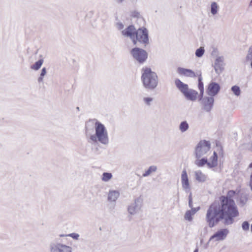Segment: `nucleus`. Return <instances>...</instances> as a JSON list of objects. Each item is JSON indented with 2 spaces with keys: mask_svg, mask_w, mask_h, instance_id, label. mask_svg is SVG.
Segmentation results:
<instances>
[{
  "mask_svg": "<svg viewBox=\"0 0 252 252\" xmlns=\"http://www.w3.org/2000/svg\"><path fill=\"white\" fill-rule=\"evenodd\" d=\"M223 205L217 202L212 203L207 210L206 220L210 227H213L221 220H224L226 225L231 224L236 217L234 212L230 209L231 205L225 204L226 201H223Z\"/></svg>",
  "mask_w": 252,
  "mask_h": 252,
  "instance_id": "1",
  "label": "nucleus"
},
{
  "mask_svg": "<svg viewBox=\"0 0 252 252\" xmlns=\"http://www.w3.org/2000/svg\"><path fill=\"white\" fill-rule=\"evenodd\" d=\"M85 135L92 145L100 144L107 146L109 143L108 132L105 126L96 119L88 121L85 126Z\"/></svg>",
  "mask_w": 252,
  "mask_h": 252,
  "instance_id": "2",
  "label": "nucleus"
},
{
  "mask_svg": "<svg viewBox=\"0 0 252 252\" xmlns=\"http://www.w3.org/2000/svg\"><path fill=\"white\" fill-rule=\"evenodd\" d=\"M141 81L145 89L153 90L158 84V76L151 68L145 67L142 69Z\"/></svg>",
  "mask_w": 252,
  "mask_h": 252,
  "instance_id": "3",
  "label": "nucleus"
},
{
  "mask_svg": "<svg viewBox=\"0 0 252 252\" xmlns=\"http://www.w3.org/2000/svg\"><path fill=\"white\" fill-rule=\"evenodd\" d=\"M144 198L140 195L134 198L133 201L127 206V212L131 216H141L143 213Z\"/></svg>",
  "mask_w": 252,
  "mask_h": 252,
  "instance_id": "4",
  "label": "nucleus"
},
{
  "mask_svg": "<svg viewBox=\"0 0 252 252\" xmlns=\"http://www.w3.org/2000/svg\"><path fill=\"white\" fill-rule=\"evenodd\" d=\"M236 194V191L234 190H229L226 195V196H222L220 197V203L221 205H223V201H226L225 203L227 204V206H228V204L231 205V207L229 208L232 211H233L234 213V216L236 217L239 216V212L237 209V207L234 201L233 200L232 198L235 196Z\"/></svg>",
  "mask_w": 252,
  "mask_h": 252,
  "instance_id": "5",
  "label": "nucleus"
},
{
  "mask_svg": "<svg viewBox=\"0 0 252 252\" xmlns=\"http://www.w3.org/2000/svg\"><path fill=\"white\" fill-rule=\"evenodd\" d=\"M135 40L136 43L138 41L144 46L149 44V32L148 30L144 27H142L136 31Z\"/></svg>",
  "mask_w": 252,
  "mask_h": 252,
  "instance_id": "6",
  "label": "nucleus"
},
{
  "mask_svg": "<svg viewBox=\"0 0 252 252\" xmlns=\"http://www.w3.org/2000/svg\"><path fill=\"white\" fill-rule=\"evenodd\" d=\"M210 149V143L206 140L200 141L198 144L196 149L195 154L197 158L206 155Z\"/></svg>",
  "mask_w": 252,
  "mask_h": 252,
  "instance_id": "7",
  "label": "nucleus"
},
{
  "mask_svg": "<svg viewBox=\"0 0 252 252\" xmlns=\"http://www.w3.org/2000/svg\"><path fill=\"white\" fill-rule=\"evenodd\" d=\"M133 58L139 63H143L148 57L147 53L144 50L139 48H134L131 51Z\"/></svg>",
  "mask_w": 252,
  "mask_h": 252,
  "instance_id": "8",
  "label": "nucleus"
},
{
  "mask_svg": "<svg viewBox=\"0 0 252 252\" xmlns=\"http://www.w3.org/2000/svg\"><path fill=\"white\" fill-rule=\"evenodd\" d=\"M50 252H72L71 247L57 242H52L50 244Z\"/></svg>",
  "mask_w": 252,
  "mask_h": 252,
  "instance_id": "9",
  "label": "nucleus"
},
{
  "mask_svg": "<svg viewBox=\"0 0 252 252\" xmlns=\"http://www.w3.org/2000/svg\"><path fill=\"white\" fill-rule=\"evenodd\" d=\"M228 233L229 230L226 228L220 229L210 238L208 242L223 241L225 239Z\"/></svg>",
  "mask_w": 252,
  "mask_h": 252,
  "instance_id": "10",
  "label": "nucleus"
},
{
  "mask_svg": "<svg viewBox=\"0 0 252 252\" xmlns=\"http://www.w3.org/2000/svg\"><path fill=\"white\" fill-rule=\"evenodd\" d=\"M181 182L183 190L187 193L190 192L191 190V186L187 171L185 169H183L182 171L181 175Z\"/></svg>",
  "mask_w": 252,
  "mask_h": 252,
  "instance_id": "11",
  "label": "nucleus"
},
{
  "mask_svg": "<svg viewBox=\"0 0 252 252\" xmlns=\"http://www.w3.org/2000/svg\"><path fill=\"white\" fill-rule=\"evenodd\" d=\"M136 30L133 26H129L128 27L122 31V35L126 37H129L133 42L136 44L135 40Z\"/></svg>",
  "mask_w": 252,
  "mask_h": 252,
  "instance_id": "12",
  "label": "nucleus"
},
{
  "mask_svg": "<svg viewBox=\"0 0 252 252\" xmlns=\"http://www.w3.org/2000/svg\"><path fill=\"white\" fill-rule=\"evenodd\" d=\"M224 58L223 57H218L214 63V69L217 74H220L224 69Z\"/></svg>",
  "mask_w": 252,
  "mask_h": 252,
  "instance_id": "13",
  "label": "nucleus"
},
{
  "mask_svg": "<svg viewBox=\"0 0 252 252\" xmlns=\"http://www.w3.org/2000/svg\"><path fill=\"white\" fill-rule=\"evenodd\" d=\"M220 86L219 84L216 82L210 83L207 89V93L211 96L216 95L220 91Z\"/></svg>",
  "mask_w": 252,
  "mask_h": 252,
  "instance_id": "14",
  "label": "nucleus"
},
{
  "mask_svg": "<svg viewBox=\"0 0 252 252\" xmlns=\"http://www.w3.org/2000/svg\"><path fill=\"white\" fill-rule=\"evenodd\" d=\"M200 99L201 100L204 110L208 112L210 111L213 105L214 98L211 96L210 97H205L204 98L201 97Z\"/></svg>",
  "mask_w": 252,
  "mask_h": 252,
  "instance_id": "15",
  "label": "nucleus"
},
{
  "mask_svg": "<svg viewBox=\"0 0 252 252\" xmlns=\"http://www.w3.org/2000/svg\"><path fill=\"white\" fill-rule=\"evenodd\" d=\"M177 72L181 76L190 78L196 77V74L195 72L190 69L179 67L177 68Z\"/></svg>",
  "mask_w": 252,
  "mask_h": 252,
  "instance_id": "16",
  "label": "nucleus"
},
{
  "mask_svg": "<svg viewBox=\"0 0 252 252\" xmlns=\"http://www.w3.org/2000/svg\"><path fill=\"white\" fill-rule=\"evenodd\" d=\"M183 94L188 100L192 101H195L198 96V93L196 91L189 88Z\"/></svg>",
  "mask_w": 252,
  "mask_h": 252,
  "instance_id": "17",
  "label": "nucleus"
},
{
  "mask_svg": "<svg viewBox=\"0 0 252 252\" xmlns=\"http://www.w3.org/2000/svg\"><path fill=\"white\" fill-rule=\"evenodd\" d=\"M218 165V155L216 152H214L208 160L207 167L209 168H213Z\"/></svg>",
  "mask_w": 252,
  "mask_h": 252,
  "instance_id": "18",
  "label": "nucleus"
},
{
  "mask_svg": "<svg viewBox=\"0 0 252 252\" xmlns=\"http://www.w3.org/2000/svg\"><path fill=\"white\" fill-rule=\"evenodd\" d=\"M196 180L198 182L203 183L208 180V177L201 170H198L194 172Z\"/></svg>",
  "mask_w": 252,
  "mask_h": 252,
  "instance_id": "19",
  "label": "nucleus"
},
{
  "mask_svg": "<svg viewBox=\"0 0 252 252\" xmlns=\"http://www.w3.org/2000/svg\"><path fill=\"white\" fill-rule=\"evenodd\" d=\"M175 84L182 94H184L189 89L188 85L182 82L179 79H175Z\"/></svg>",
  "mask_w": 252,
  "mask_h": 252,
  "instance_id": "20",
  "label": "nucleus"
},
{
  "mask_svg": "<svg viewBox=\"0 0 252 252\" xmlns=\"http://www.w3.org/2000/svg\"><path fill=\"white\" fill-rule=\"evenodd\" d=\"M120 196V192L116 190H110L108 193V200L115 202Z\"/></svg>",
  "mask_w": 252,
  "mask_h": 252,
  "instance_id": "21",
  "label": "nucleus"
},
{
  "mask_svg": "<svg viewBox=\"0 0 252 252\" xmlns=\"http://www.w3.org/2000/svg\"><path fill=\"white\" fill-rule=\"evenodd\" d=\"M211 13L212 15L215 16L218 13L220 7L218 4L215 1L212 2L210 5Z\"/></svg>",
  "mask_w": 252,
  "mask_h": 252,
  "instance_id": "22",
  "label": "nucleus"
},
{
  "mask_svg": "<svg viewBox=\"0 0 252 252\" xmlns=\"http://www.w3.org/2000/svg\"><path fill=\"white\" fill-rule=\"evenodd\" d=\"M246 61L250 64L251 67L252 68V45L248 49L246 57Z\"/></svg>",
  "mask_w": 252,
  "mask_h": 252,
  "instance_id": "23",
  "label": "nucleus"
},
{
  "mask_svg": "<svg viewBox=\"0 0 252 252\" xmlns=\"http://www.w3.org/2000/svg\"><path fill=\"white\" fill-rule=\"evenodd\" d=\"M157 170V167L155 165H152L149 167L148 170L143 174L142 177H146L150 175L152 173L156 172Z\"/></svg>",
  "mask_w": 252,
  "mask_h": 252,
  "instance_id": "24",
  "label": "nucleus"
},
{
  "mask_svg": "<svg viewBox=\"0 0 252 252\" xmlns=\"http://www.w3.org/2000/svg\"><path fill=\"white\" fill-rule=\"evenodd\" d=\"M179 128L181 132H185L189 128V124L186 121H183L180 123Z\"/></svg>",
  "mask_w": 252,
  "mask_h": 252,
  "instance_id": "25",
  "label": "nucleus"
},
{
  "mask_svg": "<svg viewBox=\"0 0 252 252\" xmlns=\"http://www.w3.org/2000/svg\"><path fill=\"white\" fill-rule=\"evenodd\" d=\"M154 98L151 96H144L142 98V101L144 105L147 106H151L153 101H154Z\"/></svg>",
  "mask_w": 252,
  "mask_h": 252,
  "instance_id": "26",
  "label": "nucleus"
},
{
  "mask_svg": "<svg viewBox=\"0 0 252 252\" xmlns=\"http://www.w3.org/2000/svg\"><path fill=\"white\" fill-rule=\"evenodd\" d=\"M113 175L112 173L109 172H104L101 177V179L103 182H108L112 178Z\"/></svg>",
  "mask_w": 252,
  "mask_h": 252,
  "instance_id": "27",
  "label": "nucleus"
},
{
  "mask_svg": "<svg viewBox=\"0 0 252 252\" xmlns=\"http://www.w3.org/2000/svg\"><path fill=\"white\" fill-rule=\"evenodd\" d=\"M208 160L206 158H202L201 159H197L195 161V164L198 167H202L205 164L207 165Z\"/></svg>",
  "mask_w": 252,
  "mask_h": 252,
  "instance_id": "28",
  "label": "nucleus"
},
{
  "mask_svg": "<svg viewBox=\"0 0 252 252\" xmlns=\"http://www.w3.org/2000/svg\"><path fill=\"white\" fill-rule=\"evenodd\" d=\"M43 62L44 61L43 59H40L32 64L31 68L33 70H38L41 67Z\"/></svg>",
  "mask_w": 252,
  "mask_h": 252,
  "instance_id": "29",
  "label": "nucleus"
},
{
  "mask_svg": "<svg viewBox=\"0 0 252 252\" xmlns=\"http://www.w3.org/2000/svg\"><path fill=\"white\" fill-rule=\"evenodd\" d=\"M202 77L201 75H200L198 78V89L200 91V95L201 97H203V93H204V86L203 83L202 81Z\"/></svg>",
  "mask_w": 252,
  "mask_h": 252,
  "instance_id": "30",
  "label": "nucleus"
},
{
  "mask_svg": "<svg viewBox=\"0 0 252 252\" xmlns=\"http://www.w3.org/2000/svg\"><path fill=\"white\" fill-rule=\"evenodd\" d=\"M231 90L233 94L236 96H239L240 95L241 91L240 87L238 86L235 85L232 86L231 88Z\"/></svg>",
  "mask_w": 252,
  "mask_h": 252,
  "instance_id": "31",
  "label": "nucleus"
},
{
  "mask_svg": "<svg viewBox=\"0 0 252 252\" xmlns=\"http://www.w3.org/2000/svg\"><path fill=\"white\" fill-rule=\"evenodd\" d=\"M194 215L190 211V210H188L186 211L184 218L186 220L189 221H191L193 220V216Z\"/></svg>",
  "mask_w": 252,
  "mask_h": 252,
  "instance_id": "32",
  "label": "nucleus"
},
{
  "mask_svg": "<svg viewBox=\"0 0 252 252\" xmlns=\"http://www.w3.org/2000/svg\"><path fill=\"white\" fill-rule=\"evenodd\" d=\"M205 53V50L204 47H200L198 49H197L195 53L196 57L198 58H200L203 56Z\"/></svg>",
  "mask_w": 252,
  "mask_h": 252,
  "instance_id": "33",
  "label": "nucleus"
},
{
  "mask_svg": "<svg viewBox=\"0 0 252 252\" xmlns=\"http://www.w3.org/2000/svg\"><path fill=\"white\" fill-rule=\"evenodd\" d=\"M46 69L45 67H43L42 70H41V73H40V76L38 78V81L39 82H41L43 81V77L44 76H45V75L46 74Z\"/></svg>",
  "mask_w": 252,
  "mask_h": 252,
  "instance_id": "34",
  "label": "nucleus"
},
{
  "mask_svg": "<svg viewBox=\"0 0 252 252\" xmlns=\"http://www.w3.org/2000/svg\"><path fill=\"white\" fill-rule=\"evenodd\" d=\"M243 229L245 231L248 230L249 229L250 225L248 221H244L242 225Z\"/></svg>",
  "mask_w": 252,
  "mask_h": 252,
  "instance_id": "35",
  "label": "nucleus"
},
{
  "mask_svg": "<svg viewBox=\"0 0 252 252\" xmlns=\"http://www.w3.org/2000/svg\"><path fill=\"white\" fill-rule=\"evenodd\" d=\"M66 236H68V237H70L72 238L74 240H78L79 237V235L78 233H72L69 234H67Z\"/></svg>",
  "mask_w": 252,
  "mask_h": 252,
  "instance_id": "36",
  "label": "nucleus"
},
{
  "mask_svg": "<svg viewBox=\"0 0 252 252\" xmlns=\"http://www.w3.org/2000/svg\"><path fill=\"white\" fill-rule=\"evenodd\" d=\"M131 16L133 17L139 18L140 17V14L138 11L134 10L131 12Z\"/></svg>",
  "mask_w": 252,
  "mask_h": 252,
  "instance_id": "37",
  "label": "nucleus"
},
{
  "mask_svg": "<svg viewBox=\"0 0 252 252\" xmlns=\"http://www.w3.org/2000/svg\"><path fill=\"white\" fill-rule=\"evenodd\" d=\"M189 195V208H192L193 204H192V193L190 191Z\"/></svg>",
  "mask_w": 252,
  "mask_h": 252,
  "instance_id": "38",
  "label": "nucleus"
},
{
  "mask_svg": "<svg viewBox=\"0 0 252 252\" xmlns=\"http://www.w3.org/2000/svg\"><path fill=\"white\" fill-rule=\"evenodd\" d=\"M116 27L119 30H124V25L121 22H118L116 24Z\"/></svg>",
  "mask_w": 252,
  "mask_h": 252,
  "instance_id": "39",
  "label": "nucleus"
},
{
  "mask_svg": "<svg viewBox=\"0 0 252 252\" xmlns=\"http://www.w3.org/2000/svg\"><path fill=\"white\" fill-rule=\"evenodd\" d=\"M191 208V210L190 211L194 214L195 215V214L200 209V207H197V208H193V206L192 207V208Z\"/></svg>",
  "mask_w": 252,
  "mask_h": 252,
  "instance_id": "40",
  "label": "nucleus"
},
{
  "mask_svg": "<svg viewBox=\"0 0 252 252\" xmlns=\"http://www.w3.org/2000/svg\"><path fill=\"white\" fill-rule=\"evenodd\" d=\"M252 169V162L251 163H250V165H249L248 170Z\"/></svg>",
  "mask_w": 252,
  "mask_h": 252,
  "instance_id": "41",
  "label": "nucleus"
},
{
  "mask_svg": "<svg viewBox=\"0 0 252 252\" xmlns=\"http://www.w3.org/2000/svg\"><path fill=\"white\" fill-rule=\"evenodd\" d=\"M67 234H61L60 235V237H67L68 236H66Z\"/></svg>",
  "mask_w": 252,
  "mask_h": 252,
  "instance_id": "42",
  "label": "nucleus"
},
{
  "mask_svg": "<svg viewBox=\"0 0 252 252\" xmlns=\"http://www.w3.org/2000/svg\"><path fill=\"white\" fill-rule=\"evenodd\" d=\"M250 187H251V190H252V181H250Z\"/></svg>",
  "mask_w": 252,
  "mask_h": 252,
  "instance_id": "43",
  "label": "nucleus"
},
{
  "mask_svg": "<svg viewBox=\"0 0 252 252\" xmlns=\"http://www.w3.org/2000/svg\"><path fill=\"white\" fill-rule=\"evenodd\" d=\"M249 7H252V0H251L249 3Z\"/></svg>",
  "mask_w": 252,
  "mask_h": 252,
  "instance_id": "44",
  "label": "nucleus"
},
{
  "mask_svg": "<svg viewBox=\"0 0 252 252\" xmlns=\"http://www.w3.org/2000/svg\"><path fill=\"white\" fill-rule=\"evenodd\" d=\"M130 1L132 2H135L137 1V0H130Z\"/></svg>",
  "mask_w": 252,
  "mask_h": 252,
  "instance_id": "45",
  "label": "nucleus"
},
{
  "mask_svg": "<svg viewBox=\"0 0 252 252\" xmlns=\"http://www.w3.org/2000/svg\"><path fill=\"white\" fill-rule=\"evenodd\" d=\"M124 0H117V1L118 2H122V1H123Z\"/></svg>",
  "mask_w": 252,
  "mask_h": 252,
  "instance_id": "46",
  "label": "nucleus"
},
{
  "mask_svg": "<svg viewBox=\"0 0 252 252\" xmlns=\"http://www.w3.org/2000/svg\"><path fill=\"white\" fill-rule=\"evenodd\" d=\"M198 249H196L193 252H198Z\"/></svg>",
  "mask_w": 252,
  "mask_h": 252,
  "instance_id": "47",
  "label": "nucleus"
}]
</instances>
